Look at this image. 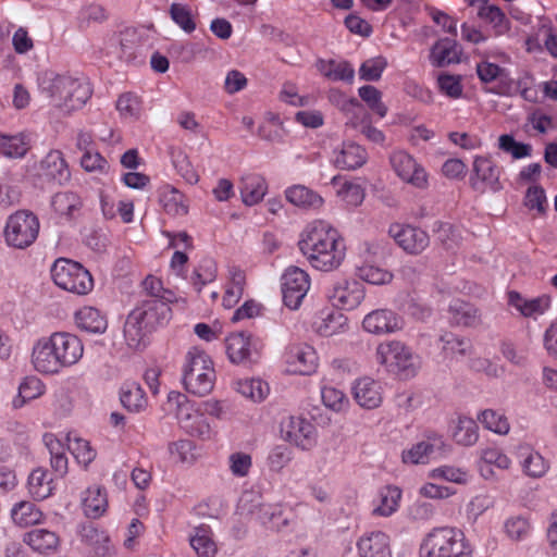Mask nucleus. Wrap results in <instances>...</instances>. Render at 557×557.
I'll list each match as a JSON object with an SVG mask.
<instances>
[{
  "label": "nucleus",
  "instance_id": "58",
  "mask_svg": "<svg viewBox=\"0 0 557 557\" xmlns=\"http://www.w3.org/2000/svg\"><path fill=\"white\" fill-rule=\"evenodd\" d=\"M478 420L485 429L500 435H506L510 430L508 419L503 413L493 409H485L481 411L478 414Z\"/></svg>",
  "mask_w": 557,
  "mask_h": 557
},
{
  "label": "nucleus",
  "instance_id": "15",
  "mask_svg": "<svg viewBox=\"0 0 557 557\" xmlns=\"http://www.w3.org/2000/svg\"><path fill=\"white\" fill-rule=\"evenodd\" d=\"M283 301L289 309H298L310 288V278L304 270L290 267L282 275Z\"/></svg>",
  "mask_w": 557,
  "mask_h": 557
},
{
  "label": "nucleus",
  "instance_id": "37",
  "mask_svg": "<svg viewBox=\"0 0 557 557\" xmlns=\"http://www.w3.org/2000/svg\"><path fill=\"white\" fill-rule=\"evenodd\" d=\"M160 203L164 212L172 216H184L188 213V202L184 194L173 186L165 185L160 190Z\"/></svg>",
  "mask_w": 557,
  "mask_h": 557
},
{
  "label": "nucleus",
  "instance_id": "27",
  "mask_svg": "<svg viewBox=\"0 0 557 557\" xmlns=\"http://www.w3.org/2000/svg\"><path fill=\"white\" fill-rule=\"evenodd\" d=\"M41 175L48 181L59 185L66 184L71 178V171L63 153L60 150H51L40 162Z\"/></svg>",
  "mask_w": 557,
  "mask_h": 557
},
{
  "label": "nucleus",
  "instance_id": "25",
  "mask_svg": "<svg viewBox=\"0 0 557 557\" xmlns=\"http://www.w3.org/2000/svg\"><path fill=\"white\" fill-rule=\"evenodd\" d=\"M74 322L79 331L91 335L103 334L108 329L107 314L91 306H84L76 310Z\"/></svg>",
  "mask_w": 557,
  "mask_h": 557
},
{
  "label": "nucleus",
  "instance_id": "16",
  "mask_svg": "<svg viewBox=\"0 0 557 557\" xmlns=\"http://www.w3.org/2000/svg\"><path fill=\"white\" fill-rule=\"evenodd\" d=\"M388 234L409 255H420L430 245L429 234L410 224L394 223L389 226Z\"/></svg>",
  "mask_w": 557,
  "mask_h": 557
},
{
  "label": "nucleus",
  "instance_id": "13",
  "mask_svg": "<svg viewBox=\"0 0 557 557\" xmlns=\"http://www.w3.org/2000/svg\"><path fill=\"white\" fill-rule=\"evenodd\" d=\"M389 163L395 174L404 182L418 189L429 187V175L422 164L404 150L393 151Z\"/></svg>",
  "mask_w": 557,
  "mask_h": 557
},
{
  "label": "nucleus",
  "instance_id": "4",
  "mask_svg": "<svg viewBox=\"0 0 557 557\" xmlns=\"http://www.w3.org/2000/svg\"><path fill=\"white\" fill-rule=\"evenodd\" d=\"M172 310L159 298L143 299L127 315L124 323V339L131 349H141L148 344V335L171 319Z\"/></svg>",
  "mask_w": 557,
  "mask_h": 557
},
{
  "label": "nucleus",
  "instance_id": "6",
  "mask_svg": "<svg viewBox=\"0 0 557 557\" xmlns=\"http://www.w3.org/2000/svg\"><path fill=\"white\" fill-rule=\"evenodd\" d=\"M237 511L244 518L273 531H280L289 523L282 505L265 503L263 497L253 491L242 494Z\"/></svg>",
  "mask_w": 557,
  "mask_h": 557
},
{
  "label": "nucleus",
  "instance_id": "10",
  "mask_svg": "<svg viewBox=\"0 0 557 557\" xmlns=\"http://www.w3.org/2000/svg\"><path fill=\"white\" fill-rule=\"evenodd\" d=\"M51 276L60 288L76 294L86 295L94 287L90 273L78 262L60 258L51 268Z\"/></svg>",
  "mask_w": 557,
  "mask_h": 557
},
{
  "label": "nucleus",
  "instance_id": "14",
  "mask_svg": "<svg viewBox=\"0 0 557 557\" xmlns=\"http://www.w3.org/2000/svg\"><path fill=\"white\" fill-rule=\"evenodd\" d=\"M263 342L250 333H233L226 338V354L232 363H252L260 357Z\"/></svg>",
  "mask_w": 557,
  "mask_h": 557
},
{
  "label": "nucleus",
  "instance_id": "22",
  "mask_svg": "<svg viewBox=\"0 0 557 557\" xmlns=\"http://www.w3.org/2000/svg\"><path fill=\"white\" fill-rule=\"evenodd\" d=\"M78 533L81 541L88 547V553L92 557H112L114 555L115 548L109 535L92 522L81 524Z\"/></svg>",
  "mask_w": 557,
  "mask_h": 557
},
{
  "label": "nucleus",
  "instance_id": "63",
  "mask_svg": "<svg viewBox=\"0 0 557 557\" xmlns=\"http://www.w3.org/2000/svg\"><path fill=\"white\" fill-rule=\"evenodd\" d=\"M69 449L78 463L88 466L96 458V450L90 446L89 442L83 438L70 440Z\"/></svg>",
  "mask_w": 557,
  "mask_h": 557
},
{
  "label": "nucleus",
  "instance_id": "64",
  "mask_svg": "<svg viewBox=\"0 0 557 557\" xmlns=\"http://www.w3.org/2000/svg\"><path fill=\"white\" fill-rule=\"evenodd\" d=\"M347 319L341 312H330L321 319L317 325L318 332L322 336H332L338 333L345 325Z\"/></svg>",
  "mask_w": 557,
  "mask_h": 557
},
{
  "label": "nucleus",
  "instance_id": "2",
  "mask_svg": "<svg viewBox=\"0 0 557 557\" xmlns=\"http://www.w3.org/2000/svg\"><path fill=\"white\" fill-rule=\"evenodd\" d=\"M82 339L69 332H54L49 337L36 342L32 351V363L44 374H58L83 358Z\"/></svg>",
  "mask_w": 557,
  "mask_h": 557
},
{
  "label": "nucleus",
  "instance_id": "42",
  "mask_svg": "<svg viewBox=\"0 0 557 557\" xmlns=\"http://www.w3.org/2000/svg\"><path fill=\"white\" fill-rule=\"evenodd\" d=\"M120 399L122 405L131 412H140L147 406L145 392L136 382H125L122 385Z\"/></svg>",
  "mask_w": 557,
  "mask_h": 557
},
{
  "label": "nucleus",
  "instance_id": "59",
  "mask_svg": "<svg viewBox=\"0 0 557 557\" xmlns=\"http://www.w3.org/2000/svg\"><path fill=\"white\" fill-rule=\"evenodd\" d=\"M359 97L368 108L383 119L387 114V107L382 101V92L372 85H366L358 89Z\"/></svg>",
  "mask_w": 557,
  "mask_h": 557
},
{
  "label": "nucleus",
  "instance_id": "53",
  "mask_svg": "<svg viewBox=\"0 0 557 557\" xmlns=\"http://www.w3.org/2000/svg\"><path fill=\"white\" fill-rule=\"evenodd\" d=\"M349 104L354 109V113L356 116H359L361 115L362 116V121L360 123V133L370 141L374 143V144H383L384 140H385V135L384 133L372 126L369 119V114L366 112L364 108L362 107V104L355 98L350 99L349 100Z\"/></svg>",
  "mask_w": 557,
  "mask_h": 557
},
{
  "label": "nucleus",
  "instance_id": "57",
  "mask_svg": "<svg viewBox=\"0 0 557 557\" xmlns=\"http://www.w3.org/2000/svg\"><path fill=\"white\" fill-rule=\"evenodd\" d=\"M440 341L443 344V352L446 357L449 358L465 356L471 347V344L468 339L459 337L458 335L450 332H445L442 334Z\"/></svg>",
  "mask_w": 557,
  "mask_h": 557
},
{
  "label": "nucleus",
  "instance_id": "40",
  "mask_svg": "<svg viewBox=\"0 0 557 557\" xmlns=\"http://www.w3.org/2000/svg\"><path fill=\"white\" fill-rule=\"evenodd\" d=\"M451 436L460 446H473L479 440V426L472 418L459 417L453 426Z\"/></svg>",
  "mask_w": 557,
  "mask_h": 557
},
{
  "label": "nucleus",
  "instance_id": "8",
  "mask_svg": "<svg viewBox=\"0 0 557 557\" xmlns=\"http://www.w3.org/2000/svg\"><path fill=\"white\" fill-rule=\"evenodd\" d=\"M214 381L215 372L209 356L203 351L189 350L183 368L186 391L196 396H206L212 391Z\"/></svg>",
  "mask_w": 557,
  "mask_h": 557
},
{
  "label": "nucleus",
  "instance_id": "46",
  "mask_svg": "<svg viewBox=\"0 0 557 557\" xmlns=\"http://www.w3.org/2000/svg\"><path fill=\"white\" fill-rule=\"evenodd\" d=\"M533 527L528 516L515 515L508 517L504 522V532L507 537L515 542L525 541L530 537Z\"/></svg>",
  "mask_w": 557,
  "mask_h": 557
},
{
  "label": "nucleus",
  "instance_id": "36",
  "mask_svg": "<svg viewBox=\"0 0 557 557\" xmlns=\"http://www.w3.org/2000/svg\"><path fill=\"white\" fill-rule=\"evenodd\" d=\"M286 199L296 207L306 210H317L322 207L323 198L304 185H294L285 190Z\"/></svg>",
  "mask_w": 557,
  "mask_h": 557
},
{
  "label": "nucleus",
  "instance_id": "33",
  "mask_svg": "<svg viewBox=\"0 0 557 557\" xmlns=\"http://www.w3.org/2000/svg\"><path fill=\"white\" fill-rule=\"evenodd\" d=\"M239 190L243 202L247 206H253L263 199L268 185L263 176L250 173L242 177Z\"/></svg>",
  "mask_w": 557,
  "mask_h": 557
},
{
  "label": "nucleus",
  "instance_id": "3",
  "mask_svg": "<svg viewBox=\"0 0 557 557\" xmlns=\"http://www.w3.org/2000/svg\"><path fill=\"white\" fill-rule=\"evenodd\" d=\"M38 89L63 114L82 109L92 95L90 83L85 77L54 72H44L38 76Z\"/></svg>",
  "mask_w": 557,
  "mask_h": 557
},
{
  "label": "nucleus",
  "instance_id": "5",
  "mask_svg": "<svg viewBox=\"0 0 557 557\" xmlns=\"http://www.w3.org/2000/svg\"><path fill=\"white\" fill-rule=\"evenodd\" d=\"M420 557H473V547L461 530L434 528L420 545Z\"/></svg>",
  "mask_w": 557,
  "mask_h": 557
},
{
  "label": "nucleus",
  "instance_id": "18",
  "mask_svg": "<svg viewBox=\"0 0 557 557\" xmlns=\"http://www.w3.org/2000/svg\"><path fill=\"white\" fill-rule=\"evenodd\" d=\"M500 169L491 158L476 157L473 161V173L470 176L471 187L480 193L487 189L498 191L502 189L499 182Z\"/></svg>",
  "mask_w": 557,
  "mask_h": 557
},
{
  "label": "nucleus",
  "instance_id": "7",
  "mask_svg": "<svg viewBox=\"0 0 557 557\" xmlns=\"http://www.w3.org/2000/svg\"><path fill=\"white\" fill-rule=\"evenodd\" d=\"M376 362L401 379L414 377L421 369L420 356L400 341L381 343L375 351Z\"/></svg>",
  "mask_w": 557,
  "mask_h": 557
},
{
  "label": "nucleus",
  "instance_id": "62",
  "mask_svg": "<svg viewBox=\"0 0 557 557\" xmlns=\"http://www.w3.org/2000/svg\"><path fill=\"white\" fill-rule=\"evenodd\" d=\"M387 66V60L382 57H375L362 62L359 69V77L367 82H376Z\"/></svg>",
  "mask_w": 557,
  "mask_h": 557
},
{
  "label": "nucleus",
  "instance_id": "48",
  "mask_svg": "<svg viewBox=\"0 0 557 557\" xmlns=\"http://www.w3.org/2000/svg\"><path fill=\"white\" fill-rule=\"evenodd\" d=\"M44 442L50 454L52 469L63 476L67 472V457L63 444L53 434H46Z\"/></svg>",
  "mask_w": 557,
  "mask_h": 557
},
{
  "label": "nucleus",
  "instance_id": "60",
  "mask_svg": "<svg viewBox=\"0 0 557 557\" xmlns=\"http://www.w3.org/2000/svg\"><path fill=\"white\" fill-rule=\"evenodd\" d=\"M116 110L123 117L138 119L143 111L141 101L137 95L125 92L119 97Z\"/></svg>",
  "mask_w": 557,
  "mask_h": 557
},
{
  "label": "nucleus",
  "instance_id": "30",
  "mask_svg": "<svg viewBox=\"0 0 557 557\" xmlns=\"http://www.w3.org/2000/svg\"><path fill=\"white\" fill-rule=\"evenodd\" d=\"M51 207L61 223L71 222L79 214L83 201L74 191H60L52 196Z\"/></svg>",
  "mask_w": 557,
  "mask_h": 557
},
{
  "label": "nucleus",
  "instance_id": "23",
  "mask_svg": "<svg viewBox=\"0 0 557 557\" xmlns=\"http://www.w3.org/2000/svg\"><path fill=\"white\" fill-rule=\"evenodd\" d=\"M354 399L364 409H375L383 401V387L379 381L371 377L357 380L351 388Z\"/></svg>",
  "mask_w": 557,
  "mask_h": 557
},
{
  "label": "nucleus",
  "instance_id": "38",
  "mask_svg": "<svg viewBox=\"0 0 557 557\" xmlns=\"http://www.w3.org/2000/svg\"><path fill=\"white\" fill-rule=\"evenodd\" d=\"M189 542L198 557H214L218 552L213 532L207 524L196 527Z\"/></svg>",
  "mask_w": 557,
  "mask_h": 557
},
{
  "label": "nucleus",
  "instance_id": "34",
  "mask_svg": "<svg viewBox=\"0 0 557 557\" xmlns=\"http://www.w3.org/2000/svg\"><path fill=\"white\" fill-rule=\"evenodd\" d=\"M460 48L453 38L438 39L431 49L430 59L433 65L442 67L451 63H458Z\"/></svg>",
  "mask_w": 557,
  "mask_h": 557
},
{
  "label": "nucleus",
  "instance_id": "26",
  "mask_svg": "<svg viewBox=\"0 0 557 557\" xmlns=\"http://www.w3.org/2000/svg\"><path fill=\"white\" fill-rule=\"evenodd\" d=\"M476 74L481 82L496 83L497 85L491 89L492 92L497 95H510L513 82L509 78L507 71L499 65L482 61L476 65Z\"/></svg>",
  "mask_w": 557,
  "mask_h": 557
},
{
  "label": "nucleus",
  "instance_id": "45",
  "mask_svg": "<svg viewBox=\"0 0 557 557\" xmlns=\"http://www.w3.org/2000/svg\"><path fill=\"white\" fill-rule=\"evenodd\" d=\"M11 517L22 528L38 524L42 519V512L32 502H20L11 510Z\"/></svg>",
  "mask_w": 557,
  "mask_h": 557
},
{
  "label": "nucleus",
  "instance_id": "31",
  "mask_svg": "<svg viewBox=\"0 0 557 557\" xmlns=\"http://www.w3.org/2000/svg\"><path fill=\"white\" fill-rule=\"evenodd\" d=\"M508 304L517 309L523 317L530 318L546 312L552 304L550 296L544 294L535 298H524L520 293H508Z\"/></svg>",
  "mask_w": 557,
  "mask_h": 557
},
{
  "label": "nucleus",
  "instance_id": "51",
  "mask_svg": "<svg viewBox=\"0 0 557 557\" xmlns=\"http://www.w3.org/2000/svg\"><path fill=\"white\" fill-rule=\"evenodd\" d=\"M29 149L27 136L24 134H0V152L9 158H22Z\"/></svg>",
  "mask_w": 557,
  "mask_h": 557
},
{
  "label": "nucleus",
  "instance_id": "39",
  "mask_svg": "<svg viewBox=\"0 0 557 557\" xmlns=\"http://www.w3.org/2000/svg\"><path fill=\"white\" fill-rule=\"evenodd\" d=\"M28 492L36 500H44L52 495L54 485L51 474L41 468L35 469L28 476Z\"/></svg>",
  "mask_w": 557,
  "mask_h": 557
},
{
  "label": "nucleus",
  "instance_id": "52",
  "mask_svg": "<svg viewBox=\"0 0 557 557\" xmlns=\"http://www.w3.org/2000/svg\"><path fill=\"white\" fill-rule=\"evenodd\" d=\"M478 15L488 22L494 29L496 36L506 34L510 29V22L496 5H481L479 7Z\"/></svg>",
  "mask_w": 557,
  "mask_h": 557
},
{
  "label": "nucleus",
  "instance_id": "11",
  "mask_svg": "<svg viewBox=\"0 0 557 557\" xmlns=\"http://www.w3.org/2000/svg\"><path fill=\"white\" fill-rule=\"evenodd\" d=\"M168 405L177 420L189 429L191 434L206 438L211 434L210 425L205 417L199 413L196 405L189 401L186 395L172 391L168 395Z\"/></svg>",
  "mask_w": 557,
  "mask_h": 557
},
{
  "label": "nucleus",
  "instance_id": "47",
  "mask_svg": "<svg viewBox=\"0 0 557 557\" xmlns=\"http://www.w3.org/2000/svg\"><path fill=\"white\" fill-rule=\"evenodd\" d=\"M320 72L332 81L352 82L355 70L347 61L320 60L318 62Z\"/></svg>",
  "mask_w": 557,
  "mask_h": 557
},
{
  "label": "nucleus",
  "instance_id": "28",
  "mask_svg": "<svg viewBox=\"0 0 557 557\" xmlns=\"http://www.w3.org/2000/svg\"><path fill=\"white\" fill-rule=\"evenodd\" d=\"M368 160L367 150L356 143H343L334 150L333 163L341 170H356Z\"/></svg>",
  "mask_w": 557,
  "mask_h": 557
},
{
  "label": "nucleus",
  "instance_id": "43",
  "mask_svg": "<svg viewBox=\"0 0 557 557\" xmlns=\"http://www.w3.org/2000/svg\"><path fill=\"white\" fill-rule=\"evenodd\" d=\"M234 388L245 398L253 403L263 401L269 393V384L260 379H239L234 383Z\"/></svg>",
  "mask_w": 557,
  "mask_h": 557
},
{
  "label": "nucleus",
  "instance_id": "20",
  "mask_svg": "<svg viewBox=\"0 0 557 557\" xmlns=\"http://www.w3.org/2000/svg\"><path fill=\"white\" fill-rule=\"evenodd\" d=\"M405 321L388 309H376L368 313L362 321L364 331L375 335L391 334L404 329Z\"/></svg>",
  "mask_w": 557,
  "mask_h": 557
},
{
  "label": "nucleus",
  "instance_id": "17",
  "mask_svg": "<svg viewBox=\"0 0 557 557\" xmlns=\"http://www.w3.org/2000/svg\"><path fill=\"white\" fill-rule=\"evenodd\" d=\"M364 294L361 283L341 278L327 290V298L338 309L352 310L361 304Z\"/></svg>",
  "mask_w": 557,
  "mask_h": 557
},
{
  "label": "nucleus",
  "instance_id": "35",
  "mask_svg": "<svg viewBox=\"0 0 557 557\" xmlns=\"http://www.w3.org/2000/svg\"><path fill=\"white\" fill-rule=\"evenodd\" d=\"M24 542L35 552L40 554H53L60 545V539L57 533L47 529H34L24 536Z\"/></svg>",
  "mask_w": 557,
  "mask_h": 557
},
{
  "label": "nucleus",
  "instance_id": "50",
  "mask_svg": "<svg viewBox=\"0 0 557 557\" xmlns=\"http://www.w3.org/2000/svg\"><path fill=\"white\" fill-rule=\"evenodd\" d=\"M108 507L107 494L100 487H90L84 498L83 509L88 518H100Z\"/></svg>",
  "mask_w": 557,
  "mask_h": 557
},
{
  "label": "nucleus",
  "instance_id": "21",
  "mask_svg": "<svg viewBox=\"0 0 557 557\" xmlns=\"http://www.w3.org/2000/svg\"><path fill=\"white\" fill-rule=\"evenodd\" d=\"M285 362L290 372L309 375L313 373L318 367V356L312 346L296 344L287 348Z\"/></svg>",
  "mask_w": 557,
  "mask_h": 557
},
{
  "label": "nucleus",
  "instance_id": "1",
  "mask_svg": "<svg viewBox=\"0 0 557 557\" xmlns=\"http://www.w3.org/2000/svg\"><path fill=\"white\" fill-rule=\"evenodd\" d=\"M299 249L309 263L320 271L337 269L345 258V245L339 233L330 223L315 220L301 233Z\"/></svg>",
  "mask_w": 557,
  "mask_h": 557
},
{
  "label": "nucleus",
  "instance_id": "55",
  "mask_svg": "<svg viewBox=\"0 0 557 557\" xmlns=\"http://www.w3.org/2000/svg\"><path fill=\"white\" fill-rule=\"evenodd\" d=\"M428 476L435 481L441 480L456 484H467L470 479V474L467 469L449 465L432 469Z\"/></svg>",
  "mask_w": 557,
  "mask_h": 557
},
{
  "label": "nucleus",
  "instance_id": "44",
  "mask_svg": "<svg viewBox=\"0 0 557 557\" xmlns=\"http://www.w3.org/2000/svg\"><path fill=\"white\" fill-rule=\"evenodd\" d=\"M45 393L42 381L36 376L25 377L20 386L18 393L12 400L15 409L22 408L26 403L40 397Z\"/></svg>",
  "mask_w": 557,
  "mask_h": 557
},
{
  "label": "nucleus",
  "instance_id": "54",
  "mask_svg": "<svg viewBox=\"0 0 557 557\" xmlns=\"http://www.w3.org/2000/svg\"><path fill=\"white\" fill-rule=\"evenodd\" d=\"M356 274L362 281L373 285L387 284L393 278V274L391 272L368 261L357 265Z\"/></svg>",
  "mask_w": 557,
  "mask_h": 557
},
{
  "label": "nucleus",
  "instance_id": "32",
  "mask_svg": "<svg viewBox=\"0 0 557 557\" xmlns=\"http://www.w3.org/2000/svg\"><path fill=\"white\" fill-rule=\"evenodd\" d=\"M451 324L466 327H475L481 324V313L473 305L455 299L448 308Z\"/></svg>",
  "mask_w": 557,
  "mask_h": 557
},
{
  "label": "nucleus",
  "instance_id": "49",
  "mask_svg": "<svg viewBox=\"0 0 557 557\" xmlns=\"http://www.w3.org/2000/svg\"><path fill=\"white\" fill-rule=\"evenodd\" d=\"M218 267L212 258H202L194 270L191 283L195 290L199 294L203 286L215 281Z\"/></svg>",
  "mask_w": 557,
  "mask_h": 557
},
{
  "label": "nucleus",
  "instance_id": "41",
  "mask_svg": "<svg viewBox=\"0 0 557 557\" xmlns=\"http://www.w3.org/2000/svg\"><path fill=\"white\" fill-rule=\"evenodd\" d=\"M403 491L395 485H387L379 491V505L373 509V515L389 517L399 508Z\"/></svg>",
  "mask_w": 557,
  "mask_h": 557
},
{
  "label": "nucleus",
  "instance_id": "61",
  "mask_svg": "<svg viewBox=\"0 0 557 557\" xmlns=\"http://www.w3.org/2000/svg\"><path fill=\"white\" fill-rule=\"evenodd\" d=\"M173 458L183 463H191L197 458V447L190 440H180L169 444Z\"/></svg>",
  "mask_w": 557,
  "mask_h": 557
},
{
  "label": "nucleus",
  "instance_id": "19",
  "mask_svg": "<svg viewBox=\"0 0 557 557\" xmlns=\"http://www.w3.org/2000/svg\"><path fill=\"white\" fill-rule=\"evenodd\" d=\"M446 447L447 445L442 436H432L404 450L401 458L405 463H426L431 459L445 456Z\"/></svg>",
  "mask_w": 557,
  "mask_h": 557
},
{
  "label": "nucleus",
  "instance_id": "24",
  "mask_svg": "<svg viewBox=\"0 0 557 557\" xmlns=\"http://www.w3.org/2000/svg\"><path fill=\"white\" fill-rule=\"evenodd\" d=\"M359 557H392L389 536L382 531H370L357 541Z\"/></svg>",
  "mask_w": 557,
  "mask_h": 557
},
{
  "label": "nucleus",
  "instance_id": "12",
  "mask_svg": "<svg viewBox=\"0 0 557 557\" xmlns=\"http://www.w3.org/2000/svg\"><path fill=\"white\" fill-rule=\"evenodd\" d=\"M280 432L285 442L301 450H310L317 445V428L304 417L288 416L284 418L280 424Z\"/></svg>",
  "mask_w": 557,
  "mask_h": 557
},
{
  "label": "nucleus",
  "instance_id": "56",
  "mask_svg": "<svg viewBox=\"0 0 557 557\" xmlns=\"http://www.w3.org/2000/svg\"><path fill=\"white\" fill-rule=\"evenodd\" d=\"M171 20L185 33H193L197 25L191 9L187 4L172 3L169 10Z\"/></svg>",
  "mask_w": 557,
  "mask_h": 557
},
{
  "label": "nucleus",
  "instance_id": "9",
  "mask_svg": "<svg viewBox=\"0 0 557 557\" xmlns=\"http://www.w3.org/2000/svg\"><path fill=\"white\" fill-rule=\"evenodd\" d=\"M40 222L29 210H17L10 214L3 228V238L8 247L24 250L38 238Z\"/></svg>",
  "mask_w": 557,
  "mask_h": 557
},
{
  "label": "nucleus",
  "instance_id": "29",
  "mask_svg": "<svg viewBox=\"0 0 557 557\" xmlns=\"http://www.w3.org/2000/svg\"><path fill=\"white\" fill-rule=\"evenodd\" d=\"M515 455L523 473L528 476L542 478L548 470V463L544 457L528 444H519Z\"/></svg>",
  "mask_w": 557,
  "mask_h": 557
}]
</instances>
